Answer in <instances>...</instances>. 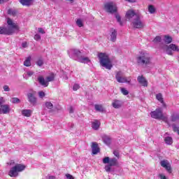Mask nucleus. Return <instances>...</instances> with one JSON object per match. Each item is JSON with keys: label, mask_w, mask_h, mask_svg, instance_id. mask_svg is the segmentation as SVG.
<instances>
[{"label": "nucleus", "mask_w": 179, "mask_h": 179, "mask_svg": "<svg viewBox=\"0 0 179 179\" xmlns=\"http://www.w3.org/2000/svg\"><path fill=\"white\" fill-rule=\"evenodd\" d=\"M8 27H0V34L10 36L15 33V30H19V25L13 22L10 18H7Z\"/></svg>", "instance_id": "nucleus-1"}, {"label": "nucleus", "mask_w": 179, "mask_h": 179, "mask_svg": "<svg viewBox=\"0 0 179 179\" xmlns=\"http://www.w3.org/2000/svg\"><path fill=\"white\" fill-rule=\"evenodd\" d=\"M137 64L138 65H150L152 64V57L146 52H141L140 55L136 57Z\"/></svg>", "instance_id": "nucleus-2"}, {"label": "nucleus", "mask_w": 179, "mask_h": 179, "mask_svg": "<svg viewBox=\"0 0 179 179\" xmlns=\"http://www.w3.org/2000/svg\"><path fill=\"white\" fill-rule=\"evenodd\" d=\"M98 58L99 59V62L101 66H103V68H106V69H111V68H113V64L108 55L100 52L98 55Z\"/></svg>", "instance_id": "nucleus-3"}, {"label": "nucleus", "mask_w": 179, "mask_h": 179, "mask_svg": "<svg viewBox=\"0 0 179 179\" xmlns=\"http://www.w3.org/2000/svg\"><path fill=\"white\" fill-rule=\"evenodd\" d=\"M150 115L152 118H155V120H161L169 125V117L163 114L162 108H157L155 110L152 111Z\"/></svg>", "instance_id": "nucleus-4"}, {"label": "nucleus", "mask_w": 179, "mask_h": 179, "mask_svg": "<svg viewBox=\"0 0 179 179\" xmlns=\"http://www.w3.org/2000/svg\"><path fill=\"white\" fill-rule=\"evenodd\" d=\"M24 169H26V166L22 164H17L10 169L8 172V176L10 177H17L19 176V173L23 171Z\"/></svg>", "instance_id": "nucleus-5"}, {"label": "nucleus", "mask_w": 179, "mask_h": 179, "mask_svg": "<svg viewBox=\"0 0 179 179\" xmlns=\"http://www.w3.org/2000/svg\"><path fill=\"white\" fill-rule=\"evenodd\" d=\"M36 94L37 92L33 90L27 94L28 101L32 104V106H36V104H37V97H36Z\"/></svg>", "instance_id": "nucleus-6"}, {"label": "nucleus", "mask_w": 179, "mask_h": 179, "mask_svg": "<svg viewBox=\"0 0 179 179\" xmlns=\"http://www.w3.org/2000/svg\"><path fill=\"white\" fill-rule=\"evenodd\" d=\"M115 79L118 83H131V79L129 80L124 76L122 71H117L115 75Z\"/></svg>", "instance_id": "nucleus-7"}, {"label": "nucleus", "mask_w": 179, "mask_h": 179, "mask_svg": "<svg viewBox=\"0 0 179 179\" xmlns=\"http://www.w3.org/2000/svg\"><path fill=\"white\" fill-rule=\"evenodd\" d=\"M162 49L164 50V51H166V52H167L168 55H173L172 51H178V52H179L178 46L173 43L170 44L169 45H164V47H162Z\"/></svg>", "instance_id": "nucleus-8"}, {"label": "nucleus", "mask_w": 179, "mask_h": 179, "mask_svg": "<svg viewBox=\"0 0 179 179\" xmlns=\"http://www.w3.org/2000/svg\"><path fill=\"white\" fill-rule=\"evenodd\" d=\"M104 9L108 13H115L117 10V5L114 4L113 2L106 3L104 4Z\"/></svg>", "instance_id": "nucleus-9"}, {"label": "nucleus", "mask_w": 179, "mask_h": 179, "mask_svg": "<svg viewBox=\"0 0 179 179\" xmlns=\"http://www.w3.org/2000/svg\"><path fill=\"white\" fill-rule=\"evenodd\" d=\"M132 24L134 29H143L145 27V24L141 20V15H137V17L133 20Z\"/></svg>", "instance_id": "nucleus-10"}, {"label": "nucleus", "mask_w": 179, "mask_h": 179, "mask_svg": "<svg viewBox=\"0 0 179 179\" xmlns=\"http://www.w3.org/2000/svg\"><path fill=\"white\" fill-rule=\"evenodd\" d=\"M160 164L162 167H164V169L169 173V174H171L173 171L171 170V165H170V162H169V160L164 159L161 161Z\"/></svg>", "instance_id": "nucleus-11"}, {"label": "nucleus", "mask_w": 179, "mask_h": 179, "mask_svg": "<svg viewBox=\"0 0 179 179\" xmlns=\"http://www.w3.org/2000/svg\"><path fill=\"white\" fill-rule=\"evenodd\" d=\"M137 80L138 83L141 85V86H143V87H148V80H146V78L143 77V76H138L137 77Z\"/></svg>", "instance_id": "nucleus-12"}, {"label": "nucleus", "mask_w": 179, "mask_h": 179, "mask_svg": "<svg viewBox=\"0 0 179 179\" xmlns=\"http://www.w3.org/2000/svg\"><path fill=\"white\" fill-rule=\"evenodd\" d=\"M137 15H139V14L136 13L134 10H129L126 13L125 16H126L127 19H129V20H131V19H132V17H134V16H136V17H137Z\"/></svg>", "instance_id": "nucleus-13"}, {"label": "nucleus", "mask_w": 179, "mask_h": 179, "mask_svg": "<svg viewBox=\"0 0 179 179\" xmlns=\"http://www.w3.org/2000/svg\"><path fill=\"white\" fill-rule=\"evenodd\" d=\"M110 40L113 41V43H115L117 41V30L114 28L110 29Z\"/></svg>", "instance_id": "nucleus-14"}, {"label": "nucleus", "mask_w": 179, "mask_h": 179, "mask_svg": "<svg viewBox=\"0 0 179 179\" xmlns=\"http://www.w3.org/2000/svg\"><path fill=\"white\" fill-rule=\"evenodd\" d=\"M92 155H97V153H100V148H99V144L97 143L94 142L92 144Z\"/></svg>", "instance_id": "nucleus-15"}, {"label": "nucleus", "mask_w": 179, "mask_h": 179, "mask_svg": "<svg viewBox=\"0 0 179 179\" xmlns=\"http://www.w3.org/2000/svg\"><path fill=\"white\" fill-rule=\"evenodd\" d=\"M10 111V108L8 105H1L0 106V114H8Z\"/></svg>", "instance_id": "nucleus-16"}, {"label": "nucleus", "mask_w": 179, "mask_h": 179, "mask_svg": "<svg viewBox=\"0 0 179 179\" xmlns=\"http://www.w3.org/2000/svg\"><path fill=\"white\" fill-rule=\"evenodd\" d=\"M38 81L41 85V86H44V87H48V82L45 81V79H44V77L42 76H40L38 78Z\"/></svg>", "instance_id": "nucleus-17"}, {"label": "nucleus", "mask_w": 179, "mask_h": 179, "mask_svg": "<svg viewBox=\"0 0 179 179\" xmlns=\"http://www.w3.org/2000/svg\"><path fill=\"white\" fill-rule=\"evenodd\" d=\"M113 108H120L122 106V102L118 99L113 100L112 103Z\"/></svg>", "instance_id": "nucleus-18"}, {"label": "nucleus", "mask_w": 179, "mask_h": 179, "mask_svg": "<svg viewBox=\"0 0 179 179\" xmlns=\"http://www.w3.org/2000/svg\"><path fill=\"white\" fill-rule=\"evenodd\" d=\"M178 120H179V113L173 112L171 115V121H172V122H176V121H178Z\"/></svg>", "instance_id": "nucleus-19"}, {"label": "nucleus", "mask_w": 179, "mask_h": 179, "mask_svg": "<svg viewBox=\"0 0 179 179\" xmlns=\"http://www.w3.org/2000/svg\"><path fill=\"white\" fill-rule=\"evenodd\" d=\"M156 99L159 101V103H162L163 104L164 107H166V103H164V99H163V95L162 93H159L156 94Z\"/></svg>", "instance_id": "nucleus-20"}, {"label": "nucleus", "mask_w": 179, "mask_h": 179, "mask_svg": "<svg viewBox=\"0 0 179 179\" xmlns=\"http://www.w3.org/2000/svg\"><path fill=\"white\" fill-rule=\"evenodd\" d=\"M101 123L99 120H96L94 122L92 123V128L95 131H97L100 128Z\"/></svg>", "instance_id": "nucleus-21"}, {"label": "nucleus", "mask_w": 179, "mask_h": 179, "mask_svg": "<svg viewBox=\"0 0 179 179\" xmlns=\"http://www.w3.org/2000/svg\"><path fill=\"white\" fill-rule=\"evenodd\" d=\"M33 113V110L30 109H24L22 110V114L24 115V117H31V113Z\"/></svg>", "instance_id": "nucleus-22"}, {"label": "nucleus", "mask_w": 179, "mask_h": 179, "mask_svg": "<svg viewBox=\"0 0 179 179\" xmlns=\"http://www.w3.org/2000/svg\"><path fill=\"white\" fill-rule=\"evenodd\" d=\"M8 15H10V16H17V10H13L12 8H8L7 11Z\"/></svg>", "instance_id": "nucleus-23"}, {"label": "nucleus", "mask_w": 179, "mask_h": 179, "mask_svg": "<svg viewBox=\"0 0 179 179\" xmlns=\"http://www.w3.org/2000/svg\"><path fill=\"white\" fill-rule=\"evenodd\" d=\"M109 165L111 167H113L114 166H118V160H117V159H115V158L110 159V160L109 161Z\"/></svg>", "instance_id": "nucleus-24"}, {"label": "nucleus", "mask_w": 179, "mask_h": 179, "mask_svg": "<svg viewBox=\"0 0 179 179\" xmlns=\"http://www.w3.org/2000/svg\"><path fill=\"white\" fill-rule=\"evenodd\" d=\"M20 2L22 6H30L31 5H33L31 1H20Z\"/></svg>", "instance_id": "nucleus-25"}, {"label": "nucleus", "mask_w": 179, "mask_h": 179, "mask_svg": "<svg viewBox=\"0 0 179 179\" xmlns=\"http://www.w3.org/2000/svg\"><path fill=\"white\" fill-rule=\"evenodd\" d=\"M164 142L166 145H173V138L171 136L165 137Z\"/></svg>", "instance_id": "nucleus-26"}, {"label": "nucleus", "mask_w": 179, "mask_h": 179, "mask_svg": "<svg viewBox=\"0 0 179 179\" xmlns=\"http://www.w3.org/2000/svg\"><path fill=\"white\" fill-rule=\"evenodd\" d=\"M94 107L95 110L96 111H99V113H103V111H104V108H103V105L96 104Z\"/></svg>", "instance_id": "nucleus-27"}, {"label": "nucleus", "mask_w": 179, "mask_h": 179, "mask_svg": "<svg viewBox=\"0 0 179 179\" xmlns=\"http://www.w3.org/2000/svg\"><path fill=\"white\" fill-rule=\"evenodd\" d=\"M164 40L166 44H170L173 41V38L169 36H165Z\"/></svg>", "instance_id": "nucleus-28"}, {"label": "nucleus", "mask_w": 179, "mask_h": 179, "mask_svg": "<svg viewBox=\"0 0 179 179\" xmlns=\"http://www.w3.org/2000/svg\"><path fill=\"white\" fill-rule=\"evenodd\" d=\"M31 59V57H28L26 60L24 62V66H30L31 65V62H30Z\"/></svg>", "instance_id": "nucleus-29"}, {"label": "nucleus", "mask_w": 179, "mask_h": 179, "mask_svg": "<svg viewBox=\"0 0 179 179\" xmlns=\"http://www.w3.org/2000/svg\"><path fill=\"white\" fill-rule=\"evenodd\" d=\"M148 11L150 13L153 14L155 12H156V8H155V6L153 5L148 6Z\"/></svg>", "instance_id": "nucleus-30"}, {"label": "nucleus", "mask_w": 179, "mask_h": 179, "mask_svg": "<svg viewBox=\"0 0 179 179\" xmlns=\"http://www.w3.org/2000/svg\"><path fill=\"white\" fill-rule=\"evenodd\" d=\"M80 62H81V64H86V62H90V59H89L88 57H82L80 59Z\"/></svg>", "instance_id": "nucleus-31"}, {"label": "nucleus", "mask_w": 179, "mask_h": 179, "mask_svg": "<svg viewBox=\"0 0 179 179\" xmlns=\"http://www.w3.org/2000/svg\"><path fill=\"white\" fill-rule=\"evenodd\" d=\"M103 142L104 143H106V145H110V143H111V138H110L109 137L105 136L103 138Z\"/></svg>", "instance_id": "nucleus-32"}, {"label": "nucleus", "mask_w": 179, "mask_h": 179, "mask_svg": "<svg viewBox=\"0 0 179 179\" xmlns=\"http://www.w3.org/2000/svg\"><path fill=\"white\" fill-rule=\"evenodd\" d=\"M45 107H47V108L49 110H52L54 108V105H52V103L51 102H46Z\"/></svg>", "instance_id": "nucleus-33"}, {"label": "nucleus", "mask_w": 179, "mask_h": 179, "mask_svg": "<svg viewBox=\"0 0 179 179\" xmlns=\"http://www.w3.org/2000/svg\"><path fill=\"white\" fill-rule=\"evenodd\" d=\"M111 159H110V157H106L103 159V164H110V160Z\"/></svg>", "instance_id": "nucleus-34"}, {"label": "nucleus", "mask_w": 179, "mask_h": 179, "mask_svg": "<svg viewBox=\"0 0 179 179\" xmlns=\"http://www.w3.org/2000/svg\"><path fill=\"white\" fill-rule=\"evenodd\" d=\"M54 79H55L54 74H52L51 76H48L46 78V80H47L46 82H48H48H52V80H54Z\"/></svg>", "instance_id": "nucleus-35"}, {"label": "nucleus", "mask_w": 179, "mask_h": 179, "mask_svg": "<svg viewBox=\"0 0 179 179\" xmlns=\"http://www.w3.org/2000/svg\"><path fill=\"white\" fill-rule=\"evenodd\" d=\"M76 24L78 27H83V22L80 19L77 20Z\"/></svg>", "instance_id": "nucleus-36"}, {"label": "nucleus", "mask_w": 179, "mask_h": 179, "mask_svg": "<svg viewBox=\"0 0 179 179\" xmlns=\"http://www.w3.org/2000/svg\"><path fill=\"white\" fill-rule=\"evenodd\" d=\"M121 92L124 96H128V94H129V92H128L125 88H121Z\"/></svg>", "instance_id": "nucleus-37"}, {"label": "nucleus", "mask_w": 179, "mask_h": 179, "mask_svg": "<svg viewBox=\"0 0 179 179\" xmlns=\"http://www.w3.org/2000/svg\"><path fill=\"white\" fill-rule=\"evenodd\" d=\"M160 41H162V37H160V36H156L153 40V43H160Z\"/></svg>", "instance_id": "nucleus-38"}, {"label": "nucleus", "mask_w": 179, "mask_h": 179, "mask_svg": "<svg viewBox=\"0 0 179 179\" xmlns=\"http://www.w3.org/2000/svg\"><path fill=\"white\" fill-rule=\"evenodd\" d=\"M34 38L36 40V41H40V40H41V36L38 34H35Z\"/></svg>", "instance_id": "nucleus-39"}, {"label": "nucleus", "mask_w": 179, "mask_h": 179, "mask_svg": "<svg viewBox=\"0 0 179 179\" xmlns=\"http://www.w3.org/2000/svg\"><path fill=\"white\" fill-rule=\"evenodd\" d=\"M115 17H116V19H117L118 23H120V24L121 26H122V22L121 21V16H120V15L117 14V15H115Z\"/></svg>", "instance_id": "nucleus-40"}, {"label": "nucleus", "mask_w": 179, "mask_h": 179, "mask_svg": "<svg viewBox=\"0 0 179 179\" xmlns=\"http://www.w3.org/2000/svg\"><path fill=\"white\" fill-rule=\"evenodd\" d=\"M12 103H13L14 104H16L17 103H20V99H19L17 97H14L12 99Z\"/></svg>", "instance_id": "nucleus-41"}, {"label": "nucleus", "mask_w": 179, "mask_h": 179, "mask_svg": "<svg viewBox=\"0 0 179 179\" xmlns=\"http://www.w3.org/2000/svg\"><path fill=\"white\" fill-rule=\"evenodd\" d=\"M44 64V62L43 61V59H39L37 62H36V64L38 66H43Z\"/></svg>", "instance_id": "nucleus-42"}, {"label": "nucleus", "mask_w": 179, "mask_h": 179, "mask_svg": "<svg viewBox=\"0 0 179 179\" xmlns=\"http://www.w3.org/2000/svg\"><path fill=\"white\" fill-rule=\"evenodd\" d=\"M78 89H80V85H79L78 84H74L73 87V90L74 92H76V90H78Z\"/></svg>", "instance_id": "nucleus-43"}, {"label": "nucleus", "mask_w": 179, "mask_h": 179, "mask_svg": "<svg viewBox=\"0 0 179 179\" xmlns=\"http://www.w3.org/2000/svg\"><path fill=\"white\" fill-rule=\"evenodd\" d=\"M113 155H114V156L117 157V159H120V151H118V150H114L113 151Z\"/></svg>", "instance_id": "nucleus-44"}, {"label": "nucleus", "mask_w": 179, "mask_h": 179, "mask_svg": "<svg viewBox=\"0 0 179 179\" xmlns=\"http://www.w3.org/2000/svg\"><path fill=\"white\" fill-rule=\"evenodd\" d=\"M38 33H41V34H45V31L41 27L38 28Z\"/></svg>", "instance_id": "nucleus-45"}, {"label": "nucleus", "mask_w": 179, "mask_h": 179, "mask_svg": "<svg viewBox=\"0 0 179 179\" xmlns=\"http://www.w3.org/2000/svg\"><path fill=\"white\" fill-rule=\"evenodd\" d=\"M38 96H39V97L43 99V97L45 96V93L43 91H41V92H38Z\"/></svg>", "instance_id": "nucleus-46"}, {"label": "nucleus", "mask_w": 179, "mask_h": 179, "mask_svg": "<svg viewBox=\"0 0 179 179\" xmlns=\"http://www.w3.org/2000/svg\"><path fill=\"white\" fill-rule=\"evenodd\" d=\"M3 89L4 92H9V90H10V89L9 88V86H8V85H4L3 87Z\"/></svg>", "instance_id": "nucleus-47"}, {"label": "nucleus", "mask_w": 179, "mask_h": 179, "mask_svg": "<svg viewBox=\"0 0 179 179\" xmlns=\"http://www.w3.org/2000/svg\"><path fill=\"white\" fill-rule=\"evenodd\" d=\"M105 170H106V171H108V172L111 171V166H110L109 164L106 166H105Z\"/></svg>", "instance_id": "nucleus-48"}, {"label": "nucleus", "mask_w": 179, "mask_h": 179, "mask_svg": "<svg viewBox=\"0 0 179 179\" xmlns=\"http://www.w3.org/2000/svg\"><path fill=\"white\" fill-rule=\"evenodd\" d=\"M66 177L68 179H75V178H73V176L69 173L66 174Z\"/></svg>", "instance_id": "nucleus-49"}, {"label": "nucleus", "mask_w": 179, "mask_h": 179, "mask_svg": "<svg viewBox=\"0 0 179 179\" xmlns=\"http://www.w3.org/2000/svg\"><path fill=\"white\" fill-rule=\"evenodd\" d=\"M5 103V99H3V97H0V107Z\"/></svg>", "instance_id": "nucleus-50"}, {"label": "nucleus", "mask_w": 179, "mask_h": 179, "mask_svg": "<svg viewBox=\"0 0 179 179\" xmlns=\"http://www.w3.org/2000/svg\"><path fill=\"white\" fill-rule=\"evenodd\" d=\"M159 178L161 179H167V178L166 177V176L163 175V174H159Z\"/></svg>", "instance_id": "nucleus-51"}, {"label": "nucleus", "mask_w": 179, "mask_h": 179, "mask_svg": "<svg viewBox=\"0 0 179 179\" xmlns=\"http://www.w3.org/2000/svg\"><path fill=\"white\" fill-rule=\"evenodd\" d=\"M34 73L33 71H28L27 75H28V76H33Z\"/></svg>", "instance_id": "nucleus-52"}, {"label": "nucleus", "mask_w": 179, "mask_h": 179, "mask_svg": "<svg viewBox=\"0 0 179 179\" xmlns=\"http://www.w3.org/2000/svg\"><path fill=\"white\" fill-rule=\"evenodd\" d=\"M22 48H26L27 47V42H24L22 44Z\"/></svg>", "instance_id": "nucleus-53"}, {"label": "nucleus", "mask_w": 179, "mask_h": 179, "mask_svg": "<svg viewBox=\"0 0 179 179\" xmlns=\"http://www.w3.org/2000/svg\"><path fill=\"white\" fill-rule=\"evenodd\" d=\"M69 113H70V114L73 113V108L72 106H70V108H69Z\"/></svg>", "instance_id": "nucleus-54"}, {"label": "nucleus", "mask_w": 179, "mask_h": 179, "mask_svg": "<svg viewBox=\"0 0 179 179\" xmlns=\"http://www.w3.org/2000/svg\"><path fill=\"white\" fill-rule=\"evenodd\" d=\"M74 54L78 55V54H80V51H79V50H74Z\"/></svg>", "instance_id": "nucleus-55"}, {"label": "nucleus", "mask_w": 179, "mask_h": 179, "mask_svg": "<svg viewBox=\"0 0 179 179\" xmlns=\"http://www.w3.org/2000/svg\"><path fill=\"white\" fill-rule=\"evenodd\" d=\"M49 179H55V176H51L49 177Z\"/></svg>", "instance_id": "nucleus-56"}, {"label": "nucleus", "mask_w": 179, "mask_h": 179, "mask_svg": "<svg viewBox=\"0 0 179 179\" xmlns=\"http://www.w3.org/2000/svg\"><path fill=\"white\" fill-rule=\"evenodd\" d=\"M129 2H135V1H130Z\"/></svg>", "instance_id": "nucleus-57"}, {"label": "nucleus", "mask_w": 179, "mask_h": 179, "mask_svg": "<svg viewBox=\"0 0 179 179\" xmlns=\"http://www.w3.org/2000/svg\"><path fill=\"white\" fill-rule=\"evenodd\" d=\"M0 3H1V1H0Z\"/></svg>", "instance_id": "nucleus-58"}]
</instances>
